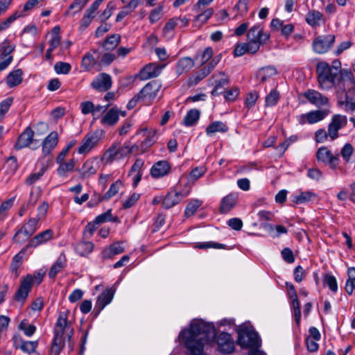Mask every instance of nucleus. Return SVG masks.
<instances>
[{
    "instance_id": "nucleus-1",
    "label": "nucleus",
    "mask_w": 355,
    "mask_h": 355,
    "mask_svg": "<svg viewBox=\"0 0 355 355\" xmlns=\"http://www.w3.org/2000/svg\"><path fill=\"white\" fill-rule=\"evenodd\" d=\"M214 336V328L202 320H193L189 329L183 330L179 335L187 349V355H205L204 345L209 337Z\"/></svg>"
},
{
    "instance_id": "nucleus-2",
    "label": "nucleus",
    "mask_w": 355,
    "mask_h": 355,
    "mask_svg": "<svg viewBox=\"0 0 355 355\" xmlns=\"http://www.w3.org/2000/svg\"><path fill=\"white\" fill-rule=\"evenodd\" d=\"M73 334V330L67 320V313H60L54 328V338L51 348V355H59L66 341L68 342L69 350H72L73 343L71 338Z\"/></svg>"
},
{
    "instance_id": "nucleus-3",
    "label": "nucleus",
    "mask_w": 355,
    "mask_h": 355,
    "mask_svg": "<svg viewBox=\"0 0 355 355\" xmlns=\"http://www.w3.org/2000/svg\"><path fill=\"white\" fill-rule=\"evenodd\" d=\"M338 104L346 111L355 110V80L351 71H345L336 90Z\"/></svg>"
},
{
    "instance_id": "nucleus-4",
    "label": "nucleus",
    "mask_w": 355,
    "mask_h": 355,
    "mask_svg": "<svg viewBox=\"0 0 355 355\" xmlns=\"http://www.w3.org/2000/svg\"><path fill=\"white\" fill-rule=\"evenodd\" d=\"M345 71L340 69L339 73L335 71L333 68L325 62H320L316 66L318 82L322 89H330L335 87L338 89V84L340 81L341 76Z\"/></svg>"
},
{
    "instance_id": "nucleus-5",
    "label": "nucleus",
    "mask_w": 355,
    "mask_h": 355,
    "mask_svg": "<svg viewBox=\"0 0 355 355\" xmlns=\"http://www.w3.org/2000/svg\"><path fill=\"white\" fill-rule=\"evenodd\" d=\"M40 223L33 217H30L21 227L16 229L12 242L21 245L30 239L40 229Z\"/></svg>"
},
{
    "instance_id": "nucleus-6",
    "label": "nucleus",
    "mask_w": 355,
    "mask_h": 355,
    "mask_svg": "<svg viewBox=\"0 0 355 355\" xmlns=\"http://www.w3.org/2000/svg\"><path fill=\"white\" fill-rule=\"evenodd\" d=\"M132 148L133 146H130L128 143L121 146L119 143L115 142L105 151L101 160L105 164H109L116 159H123L132 153Z\"/></svg>"
},
{
    "instance_id": "nucleus-7",
    "label": "nucleus",
    "mask_w": 355,
    "mask_h": 355,
    "mask_svg": "<svg viewBox=\"0 0 355 355\" xmlns=\"http://www.w3.org/2000/svg\"><path fill=\"white\" fill-rule=\"evenodd\" d=\"M237 343L243 348L257 349L260 346V340L256 331L244 327L238 331Z\"/></svg>"
},
{
    "instance_id": "nucleus-8",
    "label": "nucleus",
    "mask_w": 355,
    "mask_h": 355,
    "mask_svg": "<svg viewBox=\"0 0 355 355\" xmlns=\"http://www.w3.org/2000/svg\"><path fill=\"white\" fill-rule=\"evenodd\" d=\"M58 144V134L56 131L51 132L44 139L42 145V159L49 164H51L53 160L52 152Z\"/></svg>"
},
{
    "instance_id": "nucleus-9",
    "label": "nucleus",
    "mask_w": 355,
    "mask_h": 355,
    "mask_svg": "<svg viewBox=\"0 0 355 355\" xmlns=\"http://www.w3.org/2000/svg\"><path fill=\"white\" fill-rule=\"evenodd\" d=\"M347 124V119L345 115L334 114L328 125V135H330V141H334L339 136L338 131L345 128Z\"/></svg>"
},
{
    "instance_id": "nucleus-10",
    "label": "nucleus",
    "mask_w": 355,
    "mask_h": 355,
    "mask_svg": "<svg viewBox=\"0 0 355 355\" xmlns=\"http://www.w3.org/2000/svg\"><path fill=\"white\" fill-rule=\"evenodd\" d=\"M161 87V83L157 80H153L147 83L140 90V92L143 96V104L146 105H150L152 101L157 97Z\"/></svg>"
},
{
    "instance_id": "nucleus-11",
    "label": "nucleus",
    "mask_w": 355,
    "mask_h": 355,
    "mask_svg": "<svg viewBox=\"0 0 355 355\" xmlns=\"http://www.w3.org/2000/svg\"><path fill=\"white\" fill-rule=\"evenodd\" d=\"M334 42V35H320L313 40L312 44L313 49L317 53H324L329 51Z\"/></svg>"
},
{
    "instance_id": "nucleus-12",
    "label": "nucleus",
    "mask_w": 355,
    "mask_h": 355,
    "mask_svg": "<svg viewBox=\"0 0 355 355\" xmlns=\"http://www.w3.org/2000/svg\"><path fill=\"white\" fill-rule=\"evenodd\" d=\"M33 284V278L32 275H28L26 277L21 280L19 288L15 294V300L23 305Z\"/></svg>"
},
{
    "instance_id": "nucleus-13",
    "label": "nucleus",
    "mask_w": 355,
    "mask_h": 355,
    "mask_svg": "<svg viewBox=\"0 0 355 355\" xmlns=\"http://www.w3.org/2000/svg\"><path fill=\"white\" fill-rule=\"evenodd\" d=\"M164 67L165 64L155 62L149 63L140 70L137 76L141 80L156 78L161 73Z\"/></svg>"
},
{
    "instance_id": "nucleus-14",
    "label": "nucleus",
    "mask_w": 355,
    "mask_h": 355,
    "mask_svg": "<svg viewBox=\"0 0 355 355\" xmlns=\"http://www.w3.org/2000/svg\"><path fill=\"white\" fill-rule=\"evenodd\" d=\"M317 159L326 164H328L331 168H336L339 164V155H334L327 147H320L317 152Z\"/></svg>"
},
{
    "instance_id": "nucleus-15",
    "label": "nucleus",
    "mask_w": 355,
    "mask_h": 355,
    "mask_svg": "<svg viewBox=\"0 0 355 355\" xmlns=\"http://www.w3.org/2000/svg\"><path fill=\"white\" fill-rule=\"evenodd\" d=\"M53 236V231L51 229H47L42 231L28 240L26 245L28 248L35 249L37 247L44 245L51 241Z\"/></svg>"
},
{
    "instance_id": "nucleus-16",
    "label": "nucleus",
    "mask_w": 355,
    "mask_h": 355,
    "mask_svg": "<svg viewBox=\"0 0 355 355\" xmlns=\"http://www.w3.org/2000/svg\"><path fill=\"white\" fill-rule=\"evenodd\" d=\"M114 292L115 290L110 288L106 289L100 295H98L93 311L94 317H97L100 312L112 302Z\"/></svg>"
},
{
    "instance_id": "nucleus-17",
    "label": "nucleus",
    "mask_w": 355,
    "mask_h": 355,
    "mask_svg": "<svg viewBox=\"0 0 355 355\" xmlns=\"http://www.w3.org/2000/svg\"><path fill=\"white\" fill-rule=\"evenodd\" d=\"M91 85L94 89L98 92H107L112 86V79L108 73H101L93 80Z\"/></svg>"
},
{
    "instance_id": "nucleus-18",
    "label": "nucleus",
    "mask_w": 355,
    "mask_h": 355,
    "mask_svg": "<svg viewBox=\"0 0 355 355\" xmlns=\"http://www.w3.org/2000/svg\"><path fill=\"white\" fill-rule=\"evenodd\" d=\"M303 96L311 103L317 107L327 105L329 99L319 92L314 89H308L304 92Z\"/></svg>"
},
{
    "instance_id": "nucleus-19",
    "label": "nucleus",
    "mask_w": 355,
    "mask_h": 355,
    "mask_svg": "<svg viewBox=\"0 0 355 355\" xmlns=\"http://www.w3.org/2000/svg\"><path fill=\"white\" fill-rule=\"evenodd\" d=\"M187 196V193H182L181 191H170L162 200L163 208L168 209L173 206L178 204L182 200H183Z\"/></svg>"
},
{
    "instance_id": "nucleus-20",
    "label": "nucleus",
    "mask_w": 355,
    "mask_h": 355,
    "mask_svg": "<svg viewBox=\"0 0 355 355\" xmlns=\"http://www.w3.org/2000/svg\"><path fill=\"white\" fill-rule=\"evenodd\" d=\"M327 110H314L300 116V123L305 124L306 122L313 124L323 120L327 115Z\"/></svg>"
},
{
    "instance_id": "nucleus-21",
    "label": "nucleus",
    "mask_w": 355,
    "mask_h": 355,
    "mask_svg": "<svg viewBox=\"0 0 355 355\" xmlns=\"http://www.w3.org/2000/svg\"><path fill=\"white\" fill-rule=\"evenodd\" d=\"M170 171L171 166L167 161H158L151 167L150 175L154 178H160L167 175Z\"/></svg>"
},
{
    "instance_id": "nucleus-22",
    "label": "nucleus",
    "mask_w": 355,
    "mask_h": 355,
    "mask_svg": "<svg viewBox=\"0 0 355 355\" xmlns=\"http://www.w3.org/2000/svg\"><path fill=\"white\" fill-rule=\"evenodd\" d=\"M248 41L259 42V43H265L270 37V35L263 33L261 25L257 24L252 26L248 33Z\"/></svg>"
},
{
    "instance_id": "nucleus-23",
    "label": "nucleus",
    "mask_w": 355,
    "mask_h": 355,
    "mask_svg": "<svg viewBox=\"0 0 355 355\" xmlns=\"http://www.w3.org/2000/svg\"><path fill=\"white\" fill-rule=\"evenodd\" d=\"M67 259L64 252L60 254L55 261L51 265L48 275L50 279H55L57 275L67 267Z\"/></svg>"
},
{
    "instance_id": "nucleus-24",
    "label": "nucleus",
    "mask_w": 355,
    "mask_h": 355,
    "mask_svg": "<svg viewBox=\"0 0 355 355\" xmlns=\"http://www.w3.org/2000/svg\"><path fill=\"white\" fill-rule=\"evenodd\" d=\"M218 350L225 354H230L234 349V343L229 334H222L218 338Z\"/></svg>"
},
{
    "instance_id": "nucleus-25",
    "label": "nucleus",
    "mask_w": 355,
    "mask_h": 355,
    "mask_svg": "<svg viewBox=\"0 0 355 355\" xmlns=\"http://www.w3.org/2000/svg\"><path fill=\"white\" fill-rule=\"evenodd\" d=\"M238 200V194L231 193L222 198L220 205V212L227 214L236 205Z\"/></svg>"
},
{
    "instance_id": "nucleus-26",
    "label": "nucleus",
    "mask_w": 355,
    "mask_h": 355,
    "mask_svg": "<svg viewBox=\"0 0 355 355\" xmlns=\"http://www.w3.org/2000/svg\"><path fill=\"white\" fill-rule=\"evenodd\" d=\"M123 183L120 180H117L115 182L112 184L108 191L105 193L103 196L94 194V196L97 198L94 202H90V207L94 206L98 204V202L103 200H109L114 196H115L119 191V189L122 187Z\"/></svg>"
},
{
    "instance_id": "nucleus-27",
    "label": "nucleus",
    "mask_w": 355,
    "mask_h": 355,
    "mask_svg": "<svg viewBox=\"0 0 355 355\" xmlns=\"http://www.w3.org/2000/svg\"><path fill=\"white\" fill-rule=\"evenodd\" d=\"M34 132L30 127H27L24 131L19 135L16 144L15 148L21 149L28 146L33 141Z\"/></svg>"
},
{
    "instance_id": "nucleus-28",
    "label": "nucleus",
    "mask_w": 355,
    "mask_h": 355,
    "mask_svg": "<svg viewBox=\"0 0 355 355\" xmlns=\"http://www.w3.org/2000/svg\"><path fill=\"white\" fill-rule=\"evenodd\" d=\"M116 58L114 53H104L100 62H97L94 60L90 59V67H93L96 71H99L102 69V65H110Z\"/></svg>"
},
{
    "instance_id": "nucleus-29",
    "label": "nucleus",
    "mask_w": 355,
    "mask_h": 355,
    "mask_svg": "<svg viewBox=\"0 0 355 355\" xmlns=\"http://www.w3.org/2000/svg\"><path fill=\"white\" fill-rule=\"evenodd\" d=\"M88 228L89 223L85 227V230L83 234V241L78 243L75 247V251L76 253L82 257H87L89 254V245L87 241L88 238Z\"/></svg>"
},
{
    "instance_id": "nucleus-30",
    "label": "nucleus",
    "mask_w": 355,
    "mask_h": 355,
    "mask_svg": "<svg viewBox=\"0 0 355 355\" xmlns=\"http://www.w3.org/2000/svg\"><path fill=\"white\" fill-rule=\"evenodd\" d=\"M23 71L17 69L10 71L6 78V83L9 87H14L19 85L22 81Z\"/></svg>"
},
{
    "instance_id": "nucleus-31",
    "label": "nucleus",
    "mask_w": 355,
    "mask_h": 355,
    "mask_svg": "<svg viewBox=\"0 0 355 355\" xmlns=\"http://www.w3.org/2000/svg\"><path fill=\"white\" fill-rule=\"evenodd\" d=\"M305 19L307 24L312 27L318 26L324 21L323 15L315 10L309 11Z\"/></svg>"
},
{
    "instance_id": "nucleus-32",
    "label": "nucleus",
    "mask_w": 355,
    "mask_h": 355,
    "mask_svg": "<svg viewBox=\"0 0 355 355\" xmlns=\"http://www.w3.org/2000/svg\"><path fill=\"white\" fill-rule=\"evenodd\" d=\"M227 125L219 121H214L209 124L206 128V134L209 136H214L216 132H226L228 130Z\"/></svg>"
},
{
    "instance_id": "nucleus-33",
    "label": "nucleus",
    "mask_w": 355,
    "mask_h": 355,
    "mask_svg": "<svg viewBox=\"0 0 355 355\" xmlns=\"http://www.w3.org/2000/svg\"><path fill=\"white\" fill-rule=\"evenodd\" d=\"M121 42V36L119 34H112L107 37L101 44L105 51H113Z\"/></svg>"
},
{
    "instance_id": "nucleus-34",
    "label": "nucleus",
    "mask_w": 355,
    "mask_h": 355,
    "mask_svg": "<svg viewBox=\"0 0 355 355\" xmlns=\"http://www.w3.org/2000/svg\"><path fill=\"white\" fill-rule=\"evenodd\" d=\"M194 66V61L189 57L181 58L177 63L176 72L180 75L190 70Z\"/></svg>"
},
{
    "instance_id": "nucleus-35",
    "label": "nucleus",
    "mask_w": 355,
    "mask_h": 355,
    "mask_svg": "<svg viewBox=\"0 0 355 355\" xmlns=\"http://www.w3.org/2000/svg\"><path fill=\"white\" fill-rule=\"evenodd\" d=\"M200 112L197 109L190 110L184 118L183 123L185 126H192L199 120Z\"/></svg>"
},
{
    "instance_id": "nucleus-36",
    "label": "nucleus",
    "mask_w": 355,
    "mask_h": 355,
    "mask_svg": "<svg viewBox=\"0 0 355 355\" xmlns=\"http://www.w3.org/2000/svg\"><path fill=\"white\" fill-rule=\"evenodd\" d=\"M58 164H59V167L57 171L60 176H64L67 173L72 172L75 166V161L73 159H70L67 162L62 161Z\"/></svg>"
},
{
    "instance_id": "nucleus-37",
    "label": "nucleus",
    "mask_w": 355,
    "mask_h": 355,
    "mask_svg": "<svg viewBox=\"0 0 355 355\" xmlns=\"http://www.w3.org/2000/svg\"><path fill=\"white\" fill-rule=\"evenodd\" d=\"M50 164L46 163H43L42 166L40 171L37 173H31L26 180V183L28 185H32L37 181H38L41 177L44 175V172L47 170V168L49 167Z\"/></svg>"
},
{
    "instance_id": "nucleus-38",
    "label": "nucleus",
    "mask_w": 355,
    "mask_h": 355,
    "mask_svg": "<svg viewBox=\"0 0 355 355\" xmlns=\"http://www.w3.org/2000/svg\"><path fill=\"white\" fill-rule=\"evenodd\" d=\"M105 139V131L102 129H97L90 136V150L96 147Z\"/></svg>"
},
{
    "instance_id": "nucleus-39",
    "label": "nucleus",
    "mask_w": 355,
    "mask_h": 355,
    "mask_svg": "<svg viewBox=\"0 0 355 355\" xmlns=\"http://www.w3.org/2000/svg\"><path fill=\"white\" fill-rule=\"evenodd\" d=\"M119 121V113L114 109L110 110L101 119V123L110 125H114Z\"/></svg>"
},
{
    "instance_id": "nucleus-40",
    "label": "nucleus",
    "mask_w": 355,
    "mask_h": 355,
    "mask_svg": "<svg viewBox=\"0 0 355 355\" xmlns=\"http://www.w3.org/2000/svg\"><path fill=\"white\" fill-rule=\"evenodd\" d=\"M15 46L11 44L10 42L6 40L0 43V58L5 59L15 51Z\"/></svg>"
},
{
    "instance_id": "nucleus-41",
    "label": "nucleus",
    "mask_w": 355,
    "mask_h": 355,
    "mask_svg": "<svg viewBox=\"0 0 355 355\" xmlns=\"http://www.w3.org/2000/svg\"><path fill=\"white\" fill-rule=\"evenodd\" d=\"M250 0H239L237 3L234 7V10L237 11V14L234 17L233 19H236L239 16H244L248 11V4Z\"/></svg>"
},
{
    "instance_id": "nucleus-42",
    "label": "nucleus",
    "mask_w": 355,
    "mask_h": 355,
    "mask_svg": "<svg viewBox=\"0 0 355 355\" xmlns=\"http://www.w3.org/2000/svg\"><path fill=\"white\" fill-rule=\"evenodd\" d=\"M315 195L311 191L301 192L299 195L293 196V202L296 204H302L309 202Z\"/></svg>"
},
{
    "instance_id": "nucleus-43",
    "label": "nucleus",
    "mask_w": 355,
    "mask_h": 355,
    "mask_svg": "<svg viewBox=\"0 0 355 355\" xmlns=\"http://www.w3.org/2000/svg\"><path fill=\"white\" fill-rule=\"evenodd\" d=\"M124 248L119 243H114L103 251V257L107 258L123 252Z\"/></svg>"
},
{
    "instance_id": "nucleus-44",
    "label": "nucleus",
    "mask_w": 355,
    "mask_h": 355,
    "mask_svg": "<svg viewBox=\"0 0 355 355\" xmlns=\"http://www.w3.org/2000/svg\"><path fill=\"white\" fill-rule=\"evenodd\" d=\"M145 139L141 143V147L147 148L151 146L157 140V131L155 130L146 131L145 130Z\"/></svg>"
},
{
    "instance_id": "nucleus-45",
    "label": "nucleus",
    "mask_w": 355,
    "mask_h": 355,
    "mask_svg": "<svg viewBox=\"0 0 355 355\" xmlns=\"http://www.w3.org/2000/svg\"><path fill=\"white\" fill-rule=\"evenodd\" d=\"M18 329L23 331L24 334L28 337L32 336L36 331V327L34 324H29L26 319L20 322Z\"/></svg>"
},
{
    "instance_id": "nucleus-46",
    "label": "nucleus",
    "mask_w": 355,
    "mask_h": 355,
    "mask_svg": "<svg viewBox=\"0 0 355 355\" xmlns=\"http://www.w3.org/2000/svg\"><path fill=\"white\" fill-rule=\"evenodd\" d=\"M209 73L202 67L200 70L198 71L194 75L191 76L189 80L190 85H196L200 81L207 77Z\"/></svg>"
},
{
    "instance_id": "nucleus-47",
    "label": "nucleus",
    "mask_w": 355,
    "mask_h": 355,
    "mask_svg": "<svg viewBox=\"0 0 355 355\" xmlns=\"http://www.w3.org/2000/svg\"><path fill=\"white\" fill-rule=\"evenodd\" d=\"M355 288V268L348 270V279L345 285V291L351 295Z\"/></svg>"
},
{
    "instance_id": "nucleus-48",
    "label": "nucleus",
    "mask_w": 355,
    "mask_h": 355,
    "mask_svg": "<svg viewBox=\"0 0 355 355\" xmlns=\"http://www.w3.org/2000/svg\"><path fill=\"white\" fill-rule=\"evenodd\" d=\"M80 329L83 331V336L82 338V344L79 354L82 355L86 349L85 345L87 343V336L89 331V324H87L86 321H84L83 319H81L80 320Z\"/></svg>"
},
{
    "instance_id": "nucleus-49",
    "label": "nucleus",
    "mask_w": 355,
    "mask_h": 355,
    "mask_svg": "<svg viewBox=\"0 0 355 355\" xmlns=\"http://www.w3.org/2000/svg\"><path fill=\"white\" fill-rule=\"evenodd\" d=\"M279 98V92L276 89H272L266 97V106L271 107L276 105Z\"/></svg>"
},
{
    "instance_id": "nucleus-50",
    "label": "nucleus",
    "mask_w": 355,
    "mask_h": 355,
    "mask_svg": "<svg viewBox=\"0 0 355 355\" xmlns=\"http://www.w3.org/2000/svg\"><path fill=\"white\" fill-rule=\"evenodd\" d=\"M71 69V66L68 62H57L54 64V70L58 74H67Z\"/></svg>"
},
{
    "instance_id": "nucleus-51",
    "label": "nucleus",
    "mask_w": 355,
    "mask_h": 355,
    "mask_svg": "<svg viewBox=\"0 0 355 355\" xmlns=\"http://www.w3.org/2000/svg\"><path fill=\"white\" fill-rule=\"evenodd\" d=\"M202 205V202L199 200H194L191 201L188 203L185 211H184V215L187 217H189L194 214V213L196 211L198 208L200 207Z\"/></svg>"
},
{
    "instance_id": "nucleus-52",
    "label": "nucleus",
    "mask_w": 355,
    "mask_h": 355,
    "mask_svg": "<svg viewBox=\"0 0 355 355\" xmlns=\"http://www.w3.org/2000/svg\"><path fill=\"white\" fill-rule=\"evenodd\" d=\"M214 52L211 47H207L204 49L201 54L196 55V59L200 60V64L207 63L211 58H213Z\"/></svg>"
},
{
    "instance_id": "nucleus-53",
    "label": "nucleus",
    "mask_w": 355,
    "mask_h": 355,
    "mask_svg": "<svg viewBox=\"0 0 355 355\" xmlns=\"http://www.w3.org/2000/svg\"><path fill=\"white\" fill-rule=\"evenodd\" d=\"M89 0H75L69 8V10L67 11L66 14H69V10H73V15L80 12L87 3Z\"/></svg>"
},
{
    "instance_id": "nucleus-54",
    "label": "nucleus",
    "mask_w": 355,
    "mask_h": 355,
    "mask_svg": "<svg viewBox=\"0 0 355 355\" xmlns=\"http://www.w3.org/2000/svg\"><path fill=\"white\" fill-rule=\"evenodd\" d=\"M49 209V204L47 202H43L37 209V215L34 217L40 223L45 218Z\"/></svg>"
},
{
    "instance_id": "nucleus-55",
    "label": "nucleus",
    "mask_w": 355,
    "mask_h": 355,
    "mask_svg": "<svg viewBox=\"0 0 355 355\" xmlns=\"http://www.w3.org/2000/svg\"><path fill=\"white\" fill-rule=\"evenodd\" d=\"M38 341H22L19 348L26 353L31 354L37 347Z\"/></svg>"
},
{
    "instance_id": "nucleus-56",
    "label": "nucleus",
    "mask_w": 355,
    "mask_h": 355,
    "mask_svg": "<svg viewBox=\"0 0 355 355\" xmlns=\"http://www.w3.org/2000/svg\"><path fill=\"white\" fill-rule=\"evenodd\" d=\"M108 105H109L95 106L92 103L90 102V113L94 116V119H96L101 114H103L106 111Z\"/></svg>"
},
{
    "instance_id": "nucleus-57",
    "label": "nucleus",
    "mask_w": 355,
    "mask_h": 355,
    "mask_svg": "<svg viewBox=\"0 0 355 355\" xmlns=\"http://www.w3.org/2000/svg\"><path fill=\"white\" fill-rule=\"evenodd\" d=\"M196 248L199 249H207V248H216V249H225L226 246L224 244L209 241V242H202L198 243L196 245Z\"/></svg>"
},
{
    "instance_id": "nucleus-58",
    "label": "nucleus",
    "mask_w": 355,
    "mask_h": 355,
    "mask_svg": "<svg viewBox=\"0 0 355 355\" xmlns=\"http://www.w3.org/2000/svg\"><path fill=\"white\" fill-rule=\"evenodd\" d=\"M115 9V3L113 1H110L107 5V8L100 15L101 21H105L107 19H108L112 15L113 10H114Z\"/></svg>"
},
{
    "instance_id": "nucleus-59",
    "label": "nucleus",
    "mask_w": 355,
    "mask_h": 355,
    "mask_svg": "<svg viewBox=\"0 0 355 355\" xmlns=\"http://www.w3.org/2000/svg\"><path fill=\"white\" fill-rule=\"evenodd\" d=\"M259 98L258 92L253 91L250 92L247 94L245 105L248 108L250 109L255 105L257 99Z\"/></svg>"
},
{
    "instance_id": "nucleus-60",
    "label": "nucleus",
    "mask_w": 355,
    "mask_h": 355,
    "mask_svg": "<svg viewBox=\"0 0 355 355\" xmlns=\"http://www.w3.org/2000/svg\"><path fill=\"white\" fill-rule=\"evenodd\" d=\"M330 135H328V130H325L324 128L318 129L315 133V140L317 143H324L327 141Z\"/></svg>"
},
{
    "instance_id": "nucleus-61",
    "label": "nucleus",
    "mask_w": 355,
    "mask_h": 355,
    "mask_svg": "<svg viewBox=\"0 0 355 355\" xmlns=\"http://www.w3.org/2000/svg\"><path fill=\"white\" fill-rule=\"evenodd\" d=\"M222 58V54L220 53L213 58H211L207 62L204 68L210 73L216 66L219 63Z\"/></svg>"
},
{
    "instance_id": "nucleus-62",
    "label": "nucleus",
    "mask_w": 355,
    "mask_h": 355,
    "mask_svg": "<svg viewBox=\"0 0 355 355\" xmlns=\"http://www.w3.org/2000/svg\"><path fill=\"white\" fill-rule=\"evenodd\" d=\"M112 211L111 209L107 210L106 212L96 217L94 221V227L95 225H99L106 221L111 220Z\"/></svg>"
},
{
    "instance_id": "nucleus-63",
    "label": "nucleus",
    "mask_w": 355,
    "mask_h": 355,
    "mask_svg": "<svg viewBox=\"0 0 355 355\" xmlns=\"http://www.w3.org/2000/svg\"><path fill=\"white\" fill-rule=\"evenodd\" d=\"M354 151V148L350 144H345L344 146L342 148L340 151V155L343 159L348 162L349 161L350 157L352 155Z\"/></svg>"
},
{
    "instance_id": "nucleus-64",
    "label": "nucleus",
    "mask_w": 355,
    "mask_h": 355,
    "mask_svg": "<svg viewBox=\"0 0 355 355\" xmlns=\"http://www.w3.org/2000/svg\"><path fill=\"white\" fill-rule=\"evenodd\" d=\"M324 284H327L329 287V288L333 291L336 292L338 290V285L337 282L333 275H326L324 279Z\"/></svg>"
}]
</instances>
